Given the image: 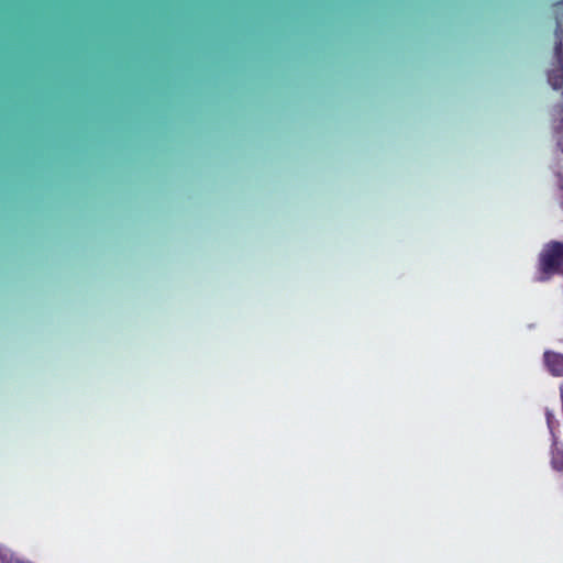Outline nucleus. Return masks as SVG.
I'll use <instances>...</instances> for the list:
<instances>
[{"instance_id":"1","label":"nucleus","mask_w":563,"mask_h":563,"mask_svg":"<svg viewBox=\"0 0 563 563\" xmlns=\"http://www.w3.org/2000/svg\"><path fill=\"white\" fill-rule=\"evenodd\" d=\"M563 265V243L551 241L539 255L540 282L548 280L552 275L558 274Z\"/></svg>"},{"instance_id":"2","label":"nucleus","mask_w":563,"mask_h":563,"mask_svg":"<svg viewBox=\"0 0 563 563\" xmlns=\"http://www.w3.org/2000/svg\"><path fill=\"white\" fill-rule=\"evenodd\" d=\"M555 35L558 42L554 46V56L558 62V67L549 71L548 80L552 88L558 90L563 88V30L560 23L556 25Z\"/></svg>"},{"instance_id":"3","label":"nucleus","mask_w":563,"mask_h":563,"mask_svg":"<svg viewBox=\"0 0 563 563\" xmlns=\"http://www.w3.org/2000/svg\"><path fill=\"white\" fill-rule=\"evenodd\" d=\"M544 363L552 375L563 376V354L548 351L544 353Z\"/></svg>"},{"instance_id":"4","label":"nucleus","mask_w":563,"mask_h":563,"mask_svg":"<svg viewBox=\"0 0 563 563\" xmlns=\"http://www.w3.org/2000/svg\"><path fill=\"white\" fill-rule=\"evenodd\" d=\"M552 467L559 472H563V449L554 445L551 459Z\"/></svg>"},{"instance_id":"5","label":"nucleus","mask_w":563,"mask_h":563,"mask_svg":"<svg viewBox=\"0 0 563 563\" xmlns=\"http://www.w3.org/2000/svg\"><path fill=\"white\" fill-rule=\"evenodd\" d=\"M547 418H548V424H550V419L552 418V415L550 412H548Z\"/></svg>"}]
</instances>
